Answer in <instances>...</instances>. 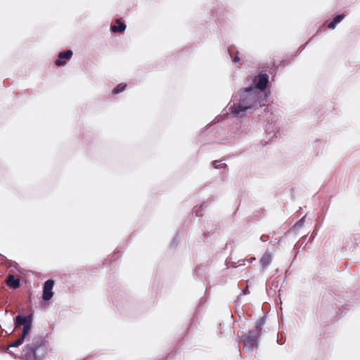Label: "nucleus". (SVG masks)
Segmentation results:
<instances>
[{"label":"nucleus","instance_id":"obj_12","mask_svg":"<svg viewBox=\"0 0 360 360\" xmlns=\"http://www.w3.org/2000/svg\"><path fill=\"white\" fill-rule=\"evenodd\" d=\"M127 86V84H119L113 90H112V94H119L122 91H123L125 89V87Z\"/></svg>","mask_w":360,"mask_h":360},{"label":"nucleus","instance_id":"obj_16","mask_svg":"<svg viewBox=\"0 0 360 360\" xmlns=\"http://www.w3.org/2000/svg\"><path fill=\"white\" fill-rule=\"evenodd\" d=\"M266 236H262L261 237V239H262L263 241H265V240H266Z\"/></svg>","mask_w":360,"mask_h":360},{"label":"nucleus","instance_id":"obj_9","mask_svg":"<svg viewBox=\"0 0 360 360\" xmlns=\"http://www.w3.org/2000/svg\"><path fill=\"white\" fill-rule=\"evenodd\" d=\"M272 256L269 252H265L260 259L259 263L263 268L267 267L271 262Z\"/></svg>","mask_w":360,"mask_h":360},{"label":"nucleus","instance_id":"obj_6","mask_svg":"<svg viewBox=\"0 0 360 360\" xmlns=\"http://www.w3.org/2000/svg\"><path fill=\"white\" fill-rule=\"evenodd\" d=\"M251 108L250 103H244V102H240L237 105H233L231 107V112L238 115H240V113Z\"/></svg>","mask_w":360,"mask_h":360},{"label":"nucleus","instance_id":"obj_5","mask_svg":"<svg viewBox=\"0 0 360 360\" xmlns=\"http://www.w3.org/2000/svg\"><path fill=\"white\" fill-rule=\"evenodd\" d=\"M72 51L71 50H67L62 51L58 54V59L55 61V64L57 66H63L66 64L65 60H69L72 56Z\"/></svg>","mask_w":360,"mask_h":360},{"label":"nucleus","instance_id":"obj_7","mask_svg":"<svg viewBox=\"0 0 360 360\" xmlns=\"http://www.w3.org/2000/svg\"><path fill=\"white\" fill-rule=\"evenodd\" d=\"M6 283L8 287L16 289L20 286V279L15 278L12 274H9L6 279Z\"/></svg>","mask_w":360,"mask_h":360},{"label":"nucleus","instance_id":"obj_8","mask_svg":"<svg viewBox=\"0 0 360 360\" xmlns=\"http://www.w3.org/2000/svg\"><path fill=\"white\" fill-rule=\"evenodd\" d=\"M259 79L256 84L257 89L260 90H264L266 88L268 83V76L266 75L260 74L259 75Z\"/></svg>","mask_w":360,"mask_h":360},{"label":"nucleus","instance_id":"obj_17","mask_svg":"<svg viewBox=\"0 0 360 360\" xmlns=\"http://www.w3.org/2000/svg\"><path fill=\"white\" fill-rule=\"evenodd\" d=\"M255 257H251L250 259L249 260L250 262H252V261H255Z\"/></svg>","mask_w":360,"mask_h":360},{"label":"nucleus","instance_id":"obj_13","mask_svg":"<svg viewBox=\"0 0 360 360\" xmlns=\"http://www.w3.org/2000/svg\"><path fill=\"white\" fill-rule=\"evenodd\" d=\"M24 340H25V338L21 336L20 338L17 339L13 343H12L10 346L11 347H18L23 342Z\"/></svg>","mask_w":360,"mask_h":360},{"label":"nucleus","instance_id":"obj_15","mask_svg":"<svg viewBox=\"0 0 360 360\" xmlns=\"http://www.w3.org/2000/svg\"><path fill=\"white\" fill-rule=\"evenodd\" d=\"M213 165L215 168H218L219 167H221V164H220V162H218V161H214L213 162Z\"/></svg>","mask_w":360,"mask_h":360},{"label":"nucleus","instance_id":"obj_4","mask_svg":"<svg viewBox=\"0 0 360 360\" xmlns=\"http://www.w3.org/2000/svg\"><path fill=\"white\" fill-rule=\"evenodd\" d=\"M53 285H54V281L51 280V279L47 280L44 283V287H43V294H42V299L44 301H49L52 298V297L53 295V292L52 291Z\"/></svg>","mask_w":360,"mask_h":360},{"label":"nucleus","instance_id":"obj_11","mask_svg":"<svg viewBox=\"0 0 360 360\" xmlns=\"http://www.w3.org/2000/svg\"><path fill=\"white\" fill-rule=\"evenodd\" d=\"M345 18V15L343 14H341V15H338L337 16H335L333 21H331L330 23H328V28L330 29V30H333L335 27L336 25L338 23H339L340 21H342Z\"/></svg>","mask_w":360,"mask_h":360},{"label":"nucleus","instance_id":"obj_3","mask_svg":"<svg viewBox=\"0 0 360 360\" xmlns=\"http://www.w3.org/2000/svg\"><path fill=\"white\" fill-rule=\"evenodd\" d=\"M23 326L22 337L24 338L30 332L32 327V316H22L18 315L15 319V327L18 328Z\"/></svg>","mask_w":360,"mask_h":360},{"label":"nucleus","instance_id":"obj_14","mask_svg":"<svg viewBox=\"0 0 360 360\" xmlns=\"http://www.w3.org/2000/svg\"><path fill=\"white\" fill-rule=\"evenodd\" d=\"M233 60L234 63H238L240 61V58L238 56V52L236 53V55L233 57Z\"/></svg>","mask_w":360,"mask_h":360},{"label":"nucleus","instance_id":"obj_10","mask_svg":"<svg viewBox=\"0 0 360 360\" xmlns=\"http://www.w3.org/2000/svg\"><path fill=\"white\" fill-rule=\"evenodd\" d=\"M117 25H114L111 26V31L113 32H122L126 29V25L124 22H121L120 19L116 20Z\"/></svg>","mask_w":360,"mask_h":360},{"label":"nucleus","instance_id":"obj_1","mask_svg":"<svg viewBox=\"0 0 360 360\" xmlns=\"http://www.w3.org/2000/svg\"><path fill=\"white\" fill-rule=\"evenodd\" d=\"M47 341L43 337L34 338L27 344L22 354V360H42L47 354Z\"/></svg>","mask_w":360,"mask_h":360},{"label":"nucleus","instance_id":"obj_2","mask_svg":"<svg viewBox=\"0 0 360 360\" xmlns=\"http://www.w3.org/2000/svg\"><path fill=\"white\" fill-rule=\"evenodd\" d=\"M264 322L265 320L264 318L259 319L257 321L255 331H250L247 335H245L243 337L245 347L250 348H255L257 347L258 338Z\"/></svg>","mask_w":360,"mask_h":360}]
</instances>
